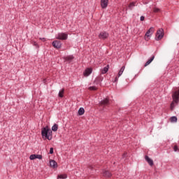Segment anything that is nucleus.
Segmentation results:
<instances>
[{
	"instance_id": "nucleus-1",
	"label": "nucleus",
	"mask_w": 179,
	"mask_h": 179,
	"mask_svg": "<svg viewBox=\"0 0 179 179\" xmlns=\"http://www.w3.org/2000/svg\"><path fill=\"white\" fill-rule=\"evenodd\" d=\"M173 101L171 103V110H174L176 104H178L179 101V89L175 91L172 95Z\"/></svg>"
},
{
	"instance_id": "nucleus-2",
	"label": "nucleus",
	"mask_w": 179,
	"mask_h": 179,
	"mask_svg": "<svg viewBox=\"0 0 179 179\" xmlns=\"http://www.w3.org/2000/svg\"><path fill=\"white\" fill-rule=\"evenodd\" d=\"M41 134L43 138H45V139H48V141H51V139H52V137L51 136L52 131H51L48 127H44L42 129Z\"/></svg>"
},
{
	"instance_id": "nucleus-3",
	"label": "nucleus",
	"mask_w": 179,
	"mask_h": 179,
	"mask_svg": "<svg viewBox=\"0 0 179 179\" xmlns=\"http://www.w3.org/2000/svg\"><path fill=\"white\" fill-rule=\"evenodd\" d=\"M155 33V28L154 27H150L149 29V30L146 32L145 35V40L146 41H149V40H150V36H152V34H153Z\"/></svg>"
},
{
	"instance_id": "nucleus-4",
	"label": "nucleus",
	"mask_w": 179,
	"mask_h": 179,
	"mask_svg": "<svg viewBox=\"0 0 179 179\" xmlns=\"http://www.w3.org/2000/svg\"><path fill=\"white\" fill-rule=\"evenodd\" d=\"M164 36V32L163 29H159L156 34L155 40L159 41V40H162L163 37Z\"/></svg>"
},
{
	"instance_id": "nucleus-5",
	"label": "nucleus",
	"mask_w": 179,
	"mask_h": 179,
	"mask_svg": "<svg viewBox=\"0 0 179 179\" xmlns=\"http://www.w3.org/2000/svg\"><path fill=\"white\" fill-rule=\"evenodd\" d=\"M57 40H68V34L59 33L56 36Z\"/></svg>"
},
{
	"instance_id": "nucleus-6",
	"label": "nucleus",
	"mask_w": 179,
	"mask_h": 179,
	"mask_svg": "<svg viewBox=\"0 0 179 179\" xmlns=\"http://www.w3.org/2000/svg\"><path fill=\"white\" fill-rule=\"evenodd\" d=\"M52 45H53L55 48L59 50V48H61L62 45V43H61L60 41H54L52 43Z\"/></svg>"
},
{
	"instance_id": "nucleus-7",
	"label": "nucleus",
	"mask_w": 179,
	"mask_h": 179,
	"mask_svg": "<svg viewBox=\"0 0 179 179\" xmlns=\"http://www.w3.org/2000/svg\"><path fill=\"white\" fill-rule=\"evenodd\" d=\"M108 38V33L106 31H101L99 35V38L101 40H106V38Z\"/></svg>"
},
{
	"instance_id": "nucleus-8",
	"label": "nucleus",
	"mask_w": 179,
	"mask_h": 179,
	"mask_svg": "<svg viewBox=\"0 0 179 179\" xmlns=\"http://www.w3.org/2000/svg\"><path fill=\"white\" fill-rule=\"evenodd\" d=\"M108 6V0H101V7L102 9H107Z\"/></svg>"
},
{
	"instance_id": "nucleus-9",
	"label": "nucleus",
	"mask_w": 179,
	"mask_h": 179,
	"mask_svg": "<svg viewBox=\"0 0 179 179\" xmlns=\"http://www.w3.org/2000/svg\"><path fill=\"white\" fill-rule=\"evenodd\" d=\"M30 160H34L35 159H38L39 160H41L43 159V156L40 155H31L29 157Z\"/></svg>"
},
{
	"instance_id": "nucleus-10",
	"label": "nucleus",
	"mask_w": 179,
	"mask_h": 179,
	"mask_svg": "<svg viewBox=\"0 0 179 179\" xmlns=\"http://www.w3.org/2000/svg\"><path fill=\"white\" fill-rule=\"evenodd\" d=\"M108 104H110V101L108 100V98L102 100L100 102V106H103V107H106V106H108Z\"/></svg>"
},
{
	"instance_id": "nucleus-11",
	"label": "nucleus",
	"mask_w": 179,
	"mask_h": 179,
	"mask_svg": "<svg viewBox=\"0 0 179 179\" xmlns=\"http://www.w3.org/2000/svg\"><path fill=\"white\" fill-rule=\"evenodd\" d=\"M73 56L72 55H69V56H67V57H64V59L66 62H69V63H71L72 62V61L73 60Z\"/></svg>"
},
{
	"instance_id": "nucleus-12",
	"label": "nucleus",
	"mask_w": 179,
	"mask_h": 179,
	"mask_svg": "<svg viewBox=\"0 0 179 179\" xmlns=\"http://www.w3.org/2000/svg\"><path fill=\"white\" fill-rule=\"evenodd\" d=\"M93 71V70L90 68H87L83 73L84 76H89V75H90V73H92V72Z\"/></svg>"
},
{
	"instance_id": "nucleus-13",
	"label": "nucleus",
	"mask_w": 179,
	"mask_h": 179,
	"mask_svg": "<svg viewBox=\"0 0 179 179\" xmlns=\"http://www.w3.org/2000/svg\"><path fill=\"white\" fill-rule=\"evenodd\" d=\"M50 166L52 167V169H57L58 167V164H57V162L55 160H50Z\"/></svg>"
},
{
	"instance_id": "nucleus-14",
	"label": "nucleus",
	"mask_w": 179,
	"mask_h": 179,
	"mask_svg": "<svg viewBox=\"0 0 179 179\" xmlns=\"http://www.w3.org/2000/svg\"><path fill=\"white\" fill-rule=\"evenodd\" d=\"M103 177H107L108 178L111 177V173L108 171H104L103 172Z\"/></svg>"
},
{
	"instance_id": "nucleus-15",
	"label": "nucleus",
	"mask_w": 179,
	"mask_h": 179,
	"mask_svg": "<svg viewBox=\"0 0 179 179\" xmlns=\"http://www.w3.org/2000/svg\"><path fill=\"white\" fill-rule=\"evenodd\" d=\"M145 160L148 162L150 166H153V160H152V159L149 158L148 156H145Z\"/></svg>"
},
{
	"instance_id": "nucleus-16",
	"label": "nucleus",
	"mask_w": 179,
	"mask_h": 179,
	"mask_svg": "<svg viewBox=\"0 0 179 179\" xmlns=\"http://www.w3.org/2000/svg\"><path fill=\"white\" fill-rule=\"evenodd\" d=\"M155 59V56H152L150 59H148V61L145 63L144 66H148V65H150L152 64V62Z\"/></svg>"
},
{
	"instance_id": "nucleus-17",
	"label": "nucleus",
	"mask_w": 179,
	"mask_h": 179,
	"mask_svg": "<svg viewBox=\"0 0 179 179\" xmlns=\"http://www.w3.org/2000/svg\"><path fill=\"white\" fill-rule=\"evenodd\" d=\"M124 71H125V66H123L120 69V71H119V73L117 74L118 78H120V76H121L122 75V73H124Z\"/></svg>"
},
{
	"instance_id": "nucleus-18",
	"label": "nucleus",
	"mask_w": 179,
	"mask_h": 179,
	"mask_svg": "<svg viewBox=\"0 0 179 179\" xmlns=\"http://www.w3.org/2000/svg\"><path fill=\"white\" fill-rule=\"evenodd\" d=\"M108 68H109V66H106V67H104L101 71V73L102 75H104V73H107V72H108Z\"/></svg>"
},
{
	"instance_id": "nucleus-19",
	"label": "nucleus",
	"mask_w": 179,
	"mask_h": 179,
	"mask_svg": "<svg viewBox=\"0 0 179 179\" xmlns=\"http://www.w3.org/2000/svg\"><path fill=\"white\" fill-rule=\"evenodd\" d=\"M57 178L66 179V178H68V175H66V174H60V175H58Z\"/></svg>"
},
{
	"instance_id": "nucleus-20",
	"label": "nucleus",
	"mask_w": 179,
	"mask_h": 179,
	"mask_svg": "<svg viewBox=\"0 0 179 179\" xmlns=\"http://www.w3.org/2000/svg\"><path fill=\"white\" fill-rule=\"evenodd\" d=\"M85 114V109L83 108H80L78 110V115H83Z\"/></svg>"
},
{
	"instance_id": "nucleus-21",
	"label": "nucleus",
	"mask_w": 179,
	"mask_h": 179,
	"mask_svg": "<svg viewBox=\"0 0 179 179\" xmlns=\"http://www.w3.org/2000/svg\"><path fill=\"white\" fill-rule=\"evenodd\" d=\"M52 131H53L54 132H57V131H58V124H54L52 127Z\"/></svg>"
},
{
	"instance_id": "nucleus-22",
	"label": "nucleus",
	"mask_w": 179,
	"mask_h": 179,
	"mask_svg": "<svg viewBox=\"0 0 179 179\" xmlns=\"http://www.w3.org/2000/svg\"><path fill=\"white\" fill-rule=\"evenodd\" d=\"M170 121H171V122H177V121H178L177 117H176V116L171 117L170 118Z\"/></svg>"
},
{
	"instance_id": "nucleus-23",
	"label": "nucleus",
	"mask_w": 179,
	"mask_h": 179,
	"mask_svg": "<svg viewBox=\"0 0 179 179\" xmlns=\"http://www.w3.org/2000/svg\"><path fill=\"white\" fill-rule=\"evenodd\" d=\"M64 89H62L61 91H59V97H64Z\"/></svg>"
},
{
	"instance_id": "nucleus-24",
	"label": "nucleus",
	"mask_w": 179,
	"mask_h": 179,
	"mask_svg": "<svg viewBox=\"0 0 179 179\" xmlns=\"http://www.w3.org/2000/svg\"><path fill=\"white\" fill-rule=\"evenodd\" d=\"M153 12H154L155 13H159L161 12V10H160L159 8H153Z\"/></svg>"
},
{
	"instance_id": "nucleus-25",
	"label": "nucleus",
	"mask_w": 179,
	"mask_h": 179,
	"mask_svg": "<svg viewBox=\"0 0 179 179\" xmlns=\"http://www.w3.org/2000/svg\"><path fill=\"white\" fill-rule=\"evenodd\" d=\"M135 3H134V2L131 3L129 5V8L131 10H132V8H134V6H135Z\"/></svg>"
},
{
	"instance_id": "nucleus-26",
	"label": "nucleus",
	"mask_w": 179,
	"mask_h": 179,
	"mask_svg": "<svg viewBox=\"0 0 179 179\" xmlns=\"http://www.w3.org/2000/svg\"><path fill=\"white\" fill-rule=\"evenodd\" d=\"M97 89V87H89V90H96Z\"/></svg>"
},
{
	"instance_id": "nucleus-27",
	"label": "nucleus",
	"mask_w": 179,
	"mask_h": 179,
	"mask_svg": "<svg viewBox=\"0 0 179 179\" xmlns=\"http://www.w3.org/2000/svg\"><path fill=\"white\" fill-rule=\"evenodd\" d=\"M33 45H34L35 47H36V48H38V44H37V42H33L32 43Z\"/></svg>"
},
{
	"instance_id": "nucleus-28",
	"label": "nucleus",
	"mask_w": 179,
	"mask_h": 179,
	"mask_svg": "<svg viewBox=\"0 0 179 179\" xmlns=\"http://www.w3.org/2000/svg\"><path fill=\"white\" fill-rule=\"evenodd\" d=\"M173 150L174 152H177V150H178V147L177 145H175L173 148Z\"/></svg>"
},
{
	"instance_id": "nucleus-29",
	"label": "nucleus",
	"mask_w": 179,
	"mask_h": 179,
	"mask_svg": "<svg viewBox=\"0 0 179 179\" xmlns=\"http://www.w3.org/2000/svg\"><path fill=\"white\" fill-rule=\"evenodd\" d=\"M50 155H52V153H54V148H50Z\"/></svg>"
},
{
	"instance_id": "nucleus-30",
	"label": "nucleus",
	"mask_w": 179,
	"mask_h": 179,
	"mask_svg": "<svg viewBox=\"0 0 179 179\" xmlns=\"http://www.w3.org/2000/svg\"><path fill=\"white\" fill-rule=\"evenodd\" d=\"M141 22H143V20H145V17L144 16H141L140 18Z\"/></svg>"
},
{
	"instance_id": "nucleus-31",
	"label": "nucleus",
	"mask_w": 179,
	"mask_h": 179,
	"mask_svg": "<svg viewBox=\"0 0 179 179\" xmlns=\"http://www.w3.org/2000/svg\"><path fill=\"white\" fill-rule=\"evenodd\" d=\"M95 82H96V83H99V82H100V78H96L95 80Z\"/></svg>"
},
{
	"instance_id": "nucleus-32",
	"label": "nucleus",
	"mask_w": 179,
	"mask_h": 179,
	"mask_svg": "<svg viewBox=\"0 0 179 179\" xmlns=\"http://www.w3.org/2000/svg\"><path fill=\"white\" fill-rule=\"evenodd\" d=\"M39 40H41L42 41H45V38H40Z\"/></svg>"
},
{
	"instance_id": "nucleus-33",
	"label": "nucleus",
	"mask_w": 179,
	"mask_h": 179,
	"mask_svg": "<svg viewBox=\"0 0 179 179\" xmlns=\"http://www.w3.org/2000/svg\"><path fill=\"white\" fill-rule=\"evenodd\" d=\"M118 78H119V77H115V82H118Z\"/></svg>"
},
{
	"instance_id": "nucleus-34",
	"label": "nucleus",
	"mask_w": 179,
	"mask_h": 179,
	"mask_svg": "<svg viewBox=\"0 0 179 179\" xmlns=\"http://www.w3.org/2000/svg\"><path fill=\"white\" fill-rule=\"evenodd\" d=\"M90 169H93V166H90Z\"/></svg>"
},
{
	"instance_id": "nucleus-35",
	"label": "nucleus",
	"mask_w": 179,
	"mask_h": 179,
	"mask_svg": "<svg viewBox=\"0 0 179 179\" xmlns=\"http://www.w3.org/2000/svg\"><path fill=\"white\" fill-rule=\"evenodd\" d=\"M125 155H127V154L124 153L123 156H125Z\"/></svg>"
}]
</instances>
